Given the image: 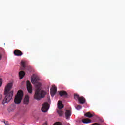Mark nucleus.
<instances>
[{
  "instance_id": "obj_24",
  "label": "nucleus",
  "mask_w": 125,
  "mask_h": 125,
  "mask_svg": "<svg viewBox=\"0 0 125 125\" xmlns=\"http://www.w3.org/2000/svg\"><path fill=\"white\" fill-rule=\"evenodd\" d=\"M30 69H31V67H28V68H27L28 71H30Z\"/></svg>"
},
{
  "instance_id": "obj_11",
  "label": "nucleus",
  "mask_w": 125,
  "mask_h": 125,
  "mask_svg": "<svg viewBox=\"0 0 125 125\" xmlns=\"http://www.w3.org/2000/svg\"><path fill=\"white\" fill-rule=\"evenodd\" d=\"M59 94L61 97H62V96L67 97V96H68V93L66 91H61L59 92Z\"/></svg>"
},
{
  "instance_id": "obj_6",
  "label": "nucleus",
  "mask_w": 125,
  "mask_h": 125,
  "mask_svg": "<svg viewBox=\"0 0 125 125\" xmlns=\"http://www.w3.org/2000/svg\"><path fill=\"white\" fill-rule=\"evenodd\" d=\"M48 103H45L43 104L42 107V112H43L44 113L47 112V110H48Z\"/></svg>"
},
{
  "instance_id": "obj_4",
  "label": "nucleus",
  "mask_w": 125,
  "mask_h": 125,
  "mask_svg": "<svg viewBox=\"0 0 125 125\" xmlns=\"http://www.w3.org/2000/svg\"><path fill=\"white\" fill-rule=\"evenodd\" d=\"M58 108L59 110H57V113L59 117H62V116L64 115V111L61 109L64 108V105H63V104H62L61 101H59L58 102Z\"/></svg>"
},
{
  "instance_id": "obj_1",
  "label": "nucleus",
  "mask_w": 125,
  "mask_h": 125,
  "mask_svg": "<svg viewBox=\"0 0 125 125\" xmlns=\"http://www.w3.org/2000/svg\"><path fill=\"white\" fill-rule=\"evenodd\" d=\"M39 81L40 77H39V76L35 74L32 76L31 82L33 84H35V86L37 87L34 95V98L37 100H40L41 98H43V97L45 96V94H46V92L40 89V87H41L42 83L39 82Z\"/></svg>"
},
{
  "instance_id": "obj_21",
  "label": "nucleus",
  "mask_w": 125,
  "mask_h": 125,
  "mask_svg": "<svg viewBox=\"0 0 125 125\" xmlns=\"http://www.w3.org/2000/svg\"><path fill=\"white\" fill-rule=\"evenodd\" d=\"M2 85V80L1 79H0V87Z\"/></svg>"
},
{
  "instance_id": "obj_8",
  "label": "nucleus",
  "mask_w": 125,
  "mask_h": 125,
  "mask_svg": "<svg viewBox=\"0 0 125 125\" xmlns=\"http://www.w3.org/2000/svg\"><path fill=\"white\" fill-rule=\"evenodd\" d=\"M14 54L16 56H22L23 55V52L19 50H15L14 51Z\"/></svg>"
},
{
  "instance_id": "obj_22",
  "label": "nucleus",
  "mask_w": 125,
  "mask_h": 125,
  "mask_svg": "<svg viewBox=\"0 0 125 125\" xmlns=\"http://www.w3.org/2000/svg\"><path fill=\"white\" fill-rule=\"evenodd\" d=\"M4 123L5 125H8V122L7 121H4Z\"/></svg>"
},
{
  "instance_id": "obj_20",
  "label": "nucleus",
  "mask_w": 125,
  "mask_h": 125,
  "mask_svg": "<svg viewBox=\"0 0 125 125\" xmlns=\"http://www.w3.org/2000/svg\"><path fill=\"white\" fill-rule=\"evenodd\" d=\"M53 125H62V124L60 122H57L55 123Z\"/></svg>"
},
{
  "instance_id": "obj_2",
  "label": "nucleus",
  "mask_w": 125,
  "mask_h": 125,
  "mask_svg": "<svg viewBox=\"0 0 125 125\" xmlns=\"http://www.w3.org/2000/svg\"><path fill=\"white\" fill-rule=\"evenodd\" d=\"M11 88H12V83H8L5 87L4 92V95L5 96V97L2 101L3 104H5V103H8V102L12 99V96H13V91H11Z\"/></svg>"
},
{
  "instance_id": "obj_17",
  "label": "nucleus",
  "mask_w": 125,
  "mask_h": 125,
  "mask_svg": "<svg viewBox=\"0 0 125 125\" xmlns=\"http://www.w3.org/2000/svg\"><path fill=\"white\" fill-rule=\"evenodd\" d=\"M85 116L87 118H92V117H93V114L90 113V112H87L85 114Z\"/></svg>"
},
{
  "instance_id": "obj_3",
  "label": "nucleus",
  "mask_w": 125,
  "mask_h": 125,
  "mask_svg": "<svg viewBox=\"0 0 125 125\" xmlns=\"http://www.w3.org/2000/svg\"><path fill=\"white\" fill-rule=\"evenodd\" d=\"M23 96H24V92L23 91L20 90L17 95L15 96L14 102L16 104H19L22 100L23 99Z\"/></svg>"
},
{
  "instance_id": "obj_14",
  "label": "nucleus",
  "mask_w": 125,
  "mask_h": 125,
  "mask_svg": "<svg viewBox=\"0 0 125 125\" xmlns=\"http://www.w3.org/2000/svg\"><path fill=\"white\" fill-rule=\"evenodd\" d=\"M82 122L83 124H89V123H91V120L90 119L85 118L82 119Z\"/></svg>"
},
{
  "instance_id": "obj_10",
  "label": "nucleus",
  "mask_w": 125,
  "mask_h": 125,
  "mask_svg": "<svg viewBox=\"0 0 125 125\" xmlns=\"http://www.w3.org/2000/svg\"><path fill=\"white\" fill-rule=\"evenodd\" d=\"M29 102H30V97L29 95H26L24 99L23 103L25 105H28Z\"/></svg>"
},
{
  "instance_id": "obj_23",
  "label": "nucleus",
  "mask_w": 125,
  "mask_h": 125,
  "mask_svg": "<svg viewBox=\"0 0 125 125\" xmlns=\"http://www.w3.org/2000/svg\"><path fill=\"white\" fill-rule=\"evenodd\" d=\"M2 98V96L0 94V100Z\"/></svg>"
},
{
  "instance_id": "obj_9",
  "label": "nucleus",
  "mask_w": 125,
  "mask_h": 125,
  "mask_svg": "<svg viewBox=\"0 0 125 125\" xmlns=\"http://www.w3.org/2000/svg\"><path fill=\"white\" fill-rule=\"evenodd\" d=\"M71 115H72V111L71 110H66L65 112V118L67 120L70 119Z\"/></svg>"
},
{
  "instance_id": "obj_25",
  "label": "nucleus",
  "mask_w": 125,
  "mask_h": 125,
  "mask_svg": "<svg viewBox=\"0 0 125 125\" xmlns=\"http://www.w3.org/2000/svg\"><path fill=\"white\" fill-rule=\"evenodd\" d=\"M43 125H47V123H45L43 124Z\"/></svg>"
},
{
  "instance_id": "obj_16",
  "label": "nucleus",
  "mask_w": 125,
  "mask_h": 125,
  "mask_svg": "<svg viewBox=\"0 0 125 125\" xmlns=\"http://www.w3.org/2000/svg\"><path fill=\"white\" fill-rule=\"evenodd\" d=\"M21 67L20 69L21 70H25L26 68V62L24 61H21Z\"/></svg>"
},
{
  "instance_id": "obj_15",
  "label": "nucleus",
  "mask_w": 125,
  "mask_h": 125,
  "mask_svg": "<svg viewBox=\"0 0 125 125\" xmlns=\"http://www.w3.org/2000/svg\"><path fill=\"white\" fill-rule=\"evenodd\" d=\"M15 110V105L12 104L8 108V112H13Z\"/></svg>"
},
{
  "instance_id": "obj_7",
  "label": "nucleus",
  "mask_w": 125,
  "mask_h": 125,
  "mask_svg": "<svg viewBox=\"0 0 125 125\" xmlns=\"http://www.w3.org/2000/svg\"><path fill=\"white\" fill-rule=\"evenodd\" d=\"M57 91V88L55 86V85H53L52 88L50 89V93L51 96H54L55 95V93Z\"/></svg>"
},
{
  "instance_id": "obj_12",
  "label": "nucleus",
  "mask_w": 125,
  "mask_h": 125,
  "mask_svg": "<svg viewBox=\"0 0 125 125\" xmlns=\"http://www.w3.org/2000/svg\"><path fill=\"white\" fill-rule=\"evenodd\" d=\"M78 101L80 104H84L85 103V102L86 100H85V98L81 96L80 98L79 99Z\"/></svg>"
},
{
  "instance_id": "obj_5",
  "label": "nucleus",
  "mask_w": 125,
  "mask_h": 125,
  "mask_svg": "<svg viewBox=\"0 0 125 125\" xmlns=\"http://www.w3.org/2000/svg\"><path fill=\"white\" fill-rule=\"evenodd\" d=\"M26 85L29 93H32V92H33V87L32 86V84H31V82L29 81H27Z\"/></svg>"
},
{
  "instance_id": "obj_13",
  "label": "nucleus",
  "mask_w": 125,
  "mask_h": 125,
  "mask_svg": "<svg viewBox=\"0 0 125 125\" xmlns=\"http://www.w3.org/2000/svg\"><path fill=\"white\" fill-rule=\"evenodd\" d=\"M25 72L24 71H20L19 73V76L20 77V79H23L24 77H25Z\"/></svg>"
},
{
  "instance_id": "obj_19",
  "label": "nucleus",
  "mask_w": 125,
  "mask_h": 125,
  "mask_svg": "<svg viewBox=\"0 0 125 125\" xmlns=\"http://www.w3.org/2000/svg\"><path fill=\"white\" fill-rule=\"evenodd\" d=\"M76 109L77 110H81V109H82V106L80 105H77V106L76 107Z\"/></svg>"
},
{
  "instance_id": "obj_18",
  "label": "nucleus",
  "mask_w": 125,
  "mask_h": 125,
  "mask_svg": "<svg viewBox=\"0 0 125 125\" xmlns=\"http://www.w3.org/2000/svg\"><path fill=\"white\" fill-rule=\"evenodd\" d=\"M81 97H80V96L78 94H74V99L75 100H78L79 99H80V98Z\"/></svg>"
}]
</instances>
